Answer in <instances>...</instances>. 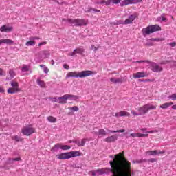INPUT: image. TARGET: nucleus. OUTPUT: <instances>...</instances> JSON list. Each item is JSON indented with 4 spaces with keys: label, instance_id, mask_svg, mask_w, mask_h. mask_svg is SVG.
Returning a JSON list of instances; mask_svg holds the SVG:
<instances>
[{
    "label": "nucleus",
    "instance_id": "obj_32",
    "mask_svg": "<svg viewBox=\"0 0 176 176\" xmlns=\"http://www.w3.org/2000/svg\"><path fill=\"white\" fill-rule=\"evenodd\" d=\"M12 140H14L16 142H20L21 141H23V139L20 138L19 135L12 136Z\"/></svg>",
    "mask_w": 176,
    "mask_h": 176
},
{
    "label": "nucleus",
    "instance_id": "obj_40",
    "mask_svg": "<svg viewBox=\"0 0 176 176\" xmlns=\"http://www.w3.org/2000/svg\"><path fill=\"white\" fill-rule=\"evenodd\" d=\"M107 1L105 0H101V1H97L96 2V5H107Z\"/></svg>",
    "mask_w": 176,
    "mask_h": 176
},
{
    "label": "nucleus",
    "instance_id": "obj_54",
    "mask_svg": "<svg viewBox=\"0 0 176 176\" xmlns=\"http://www.w3.org/2000/svg\"><path fill=\"white\" fill-rule=\"evenodd\" d=\"M39 38H40L39 37H36V36L34 37V36H32V37H30L29 40H30V41H35V40L39 39Z\"/></svg>",
    "mask_w": 176,
    "mask_h": 176
},
{
    "label": "nucleus",
    "instance_id": "obj_26",
    "mask_svg": "<svg viewBox=\"0 0 176 176\" xmlns=\"http://www.w3.org/2000/svg\"><path fill=\"white\" fill-rule=\"evenodd\" d=\"M59 149H61V144L58 143L52 147V152H57Z\"/></svg>",
    "mask_w": 176,
    "mask_h": 176
},
{
    "label": "nucleus",
    "instance_id": "obj_62",
    "mask_svg": "<svg viewBox=\"0 0 176 176\" xmlns=\"http://www.w3.org/2000/svg\"><path fill=\"white\" fill-rule=\"evenodd\" d=\"M110 159H113V160L116 158L115 155H109Z\"/></svg>",
    "mask_w": 176,
    "mask_h": 176
},
{
    "label": "nucleus",
    "instance_id": "obj_37",
    "mask_svg": "<svg viewBox=\"0 0 176 176\" xmlns=\"http://www.w3.org/2000/svg\"><path fill=\"white\" fill-rule=\"evenodd\" d=\"M151 41L152 42H162V41H164V39L159 38H151Z\"/></svg>",
    "mask_w": 176,
    "mask_h": 176
},
{
    "label": "nucleus",
    "instance_id": "obj_64",
    "mask_svg": "<svg viewBox=\"0 0 176 176\" xmlns=\"http://www.w3.org/2000/svg\"><path fill=\"white\" fill-rule=\"evenodd\" d=\"M173 65H174V67H176V61L175 60H173Z\"/></svg>",
    "mask_w": 176,
    "mask_h": 176
},
{
    "label": "nucleus",
    "instance_id": "obj_28",
    "mask_svg": "<svg viewBox=\"0 0 176 176\" xmlns=\"http://www.w3.org/2000/svg\"><path fill=\"white\" fill-rule=\"evenodd\" d=\"M118 0H107V2L106 3V6H109L111 3L113 5H118V3H116Z\"/></svg>",
    "mask_w": 176,
    "mask_h": 176
},
{
    "label": "nucleus",
    "instance_id": "obj_48",
    "mask_svg": "<svg viewBox=\"0 0 176 176\" xmlns=\"http://www.w3.org/2000/svg\"><path fill=\"white\" fill-rule=\"evenodd\" d=\"M136 63H138V64H141V63H147L148 64H149L151 63V61H149L148 60H137Z\"/></svg>",
    "mask_w": 176,
    "mask_h": 176
},
{
    "label": "nucleus",
    "instance_id": "obj_60",
    "mask_svg": "<svg viewBox=\"0 0 176 176\" xmlns=\"http://www.w3.org/2000/svg\"><path fill=\"white\" fill-rule=\"evenodd\" d=\"M1 75H3V70L0 68V76H1Z\"/></svg>",
    "mask_w": 176,
    "mask_h": 176
},
{
    "label": "nucleus",
    "instance_id": "obj_44",
    "mask_svg": "<svg viewBox=\"0 0 176 176\" xmlns=\"http://www.w3.org/2000/svg\"><path fill=\"white\" fill-rule=\"evenodd\" d=\"M146 160V162H148L149 163H155V162H157V160L156 158H150V159H147Z\"/></svg>",
    "mask_w": 176,
    "mask_h": 176
},
{
    "label": "nucleus",
    "instance_id": "obj_56",
    "mask_svg": "<svg viewBox=\"0 0 176 176\" xmlns=\"http://www.w3.org/2000/svg\"><path fill=\"white\" fill-rule=\"evenodd\" d=\"M63 68H65V69H69V66L67 64H64Z\"/></svg>",
    "mask_w": 176,
    "mask_h": 176
},
{
    "label": "nucleus",
    "instance_id": "obj_27",
    "mask_svg": "<svg viewBox=\"0 0 176 176\" xmlns=\"http://www.w3.org/2000/svg\"><path fill=\"white\" fill-rule=\"evenodd\" d=\"M37 85L41 87H46V85L45 84V81L41 80V79H37Z\"/></svg>",
    "mask_w": 176,
    "mask_h": 176
},
{
    "label": "nucleus",
    "instance_id": "obj_33",
    "mask_svg": "<svg viewBox=\"0 0 176 176\" xmlns=\"http://www.w3.org/2000/svg\"><path fill=\"white\" fill-rule=\"evenodd\" d=\"M98 135L105 136L107 135V131L104 129H99Z\"/></svg>",
    "mask_w": 176,
    "mask_h": 176
},
{
    "label": "nucleus",
    "instance_id": "obj_38",
    "mask_svg": "<svg viewBox=\"0 0 176 176\" xmlns=\"http://www.w3.org/2000/svg\"><path fill=\"white\" fill-rule=\"evenodd\" d=\"M62 21L63 23H64V21L65 23H69L71 25L72 24V19H63Z\"/></svg>",
    "mask_w": 176,
    "mask_h": 176
},
{
    "label": "nucleus",
    "instance_id": "obj_50",
    "mask_svg": "<svg viewBox=\"0 0 176 176\" xmlns=\"http://www.w3.org/2000/svg\"><path fill=\"white\" fill-rule=\"evenodd\" d=\"M50 100H52V102H57L58 101V98L54 97V98H49Z\"/></svg>",
    "mask_w": 176,
    "mask_h": 176
},
{
    "label": "nucleus",
    "instance_id": "obj_5",
    "mask_svg": "<svg viewBox=\"0 0 176 176\" xmlns=\"http://www.w3.org/2000/svg\"><path fill=\"white\" fill-rule=\"evenodd\" d=\"M12 87L8 88L7 93L8 94H16V93H19V91H21V89H20L19 82L16 81H12L10 83Z\"/></svg>",
    "mask_w": 176,
    "mask_h": 176
},
{
    "label": "nucleus",
    "instance_id": "obj_61",
    "mask_svg": "<svg viewBox=\"0 0 176 176\" xmlns=\"http://www.w3.org/2000/svg\"><path fill=\"white\" fill-rule=\"evenodd\" d=\"M144 82H153V80L146 79V80H144Z\"/></svg>",
    "mask_w": 176,
    "mask_h": 176
},
{
    "label": "nucleus",
    "instance_id": "obj_11",
    "mask_svg": "<svg viewBox=\"0 0 176 176\" xmlns=\"http://www.w3.org/2000/svg\"><path fill=\"white\" fill-rule=\"evenodd\" d=\"M85 53V49L78 47L75 49L72 52H70L68 54V56H70L71 57H74V56L76 54H83Z\"/></svg>",
    "mask_w": 176,
    "mask_h": 176
},
{
    "label": "nucleus",
    "instance_id": "obj_36",
    "mask_svg": "<svg viewBox=\"0 0 176 176\" xmlns=\"http://www.w3.org/2000/svg\"><path fill=\"white\" fill-rule=\"evenodd\" d=\"M69 110L72 111V112H78L79 111V107L77 106L69 107Z\"/></svg>",
    "mask_w": 176,
    "mask_h": 176
},
{
    "label": "nucleus",
    "instance_id": "obj_49",
    "mask_svg": "<svg viewBox=\"0 0 176 176\" xmlns=\"http://www.w3.org/2000/svg\"><path fill=\"white\" fill-rule=\"evenodd\" d=\"M131 113H132V115H133L134 116H140V114L138 113V110L137 111V112H135V111L132 110L131 111Z\"/></svg>",
    "mask_w": 176,
    "mask_h": 176
},
{
    "label": "nucleus",
    "instance_id": "obj_8",
    "mask_svg": "<svg viewBox=\"0 0 176 176\" xmlns=\"http://www.w3.org/2000/svg\"><path fill=\"white\" fill-rule=\"evenodd\" d=\"M150 68L153 71V72H162L163 71V67L159 65L157 63L154 62H150Z\"/></svg>",
    "mask_w": 176,
    "mask_h": 176
},
{
    "label": "nucleus",
    "instance_id": "obj_24",
    "mask_svg": "<svg viewBox=\"0 0 176 176\" xmlns=\"http://www.w3.org/2000/svg\"><path fill=\"white\" fill-rule=\"evenodd\" d=\"M173 104L174 103L173 102L164 103L160 106V108H162V109H167L168 107H171V105H173Z\"/></svg>",
    "mask_w": 176,
    "mask_h": 176
},
{
    "label": "nucleus",
    "instance_id": "obj_29",
    "mask_svg": "<svg viewBox=\"0 0 176 176\" xmlns=\"http://www.w3.org/2000/svg\"><path fill=\"white\" fill-rule=\"evenodd\" d=\"M47 121L50 122L51 123H56L57 122V119L53 116L47 117Z\"/></svg>",
    "mask_w": 176,
    "mask_h": 176
},
{
    "label": "nucleus",
    "instance_id": "obj_57",
    "mask_svg": "<svg viewBox=\"0 0 176 176\" xmlns=\"http://www.w3.org/2000/svg\"><path fill=\"white\" fill-rule=\"evenodd\" d=\"M139 137H148V134L139 133Z\"/></svg>",
    "mask_w": 176,
    "mask_h": 176
},
{
    "label": "nucleus",
    "instance_id": "obj_1",
    "mask_svg": "<svg viewBox=\"0 0 176 176\" xmlns=\"http://www.w3.org/2000/svg\"><path fill=\"white\" fill-rule=\"evenodd\" d=\"M93 74V71L90 70L82 71L78 73L77 72H70L66 75V78H86Z\"/></svg>",
    "mask_w": 176,
    "mask_h": 176
},
{
    "label": "nucleus",
    "instance_id": "obj_7",
    "mask_svg": "<svg viewBox=\"0 0 176 176\" xmlns=\"http://www.w3.org/2000/svg\"><path fill=\"white\" fill-rule=\"evenodd\" d=\"M86 20L82 19H72V25L75 27H82V25H87Z\"/></svg>",
    "mask_w": 176,
    "mask_h": 176
},
{
    "label": "nucleus",
    "instance_id": "obj_3",
    "mask_svg": "<svg viewBox=\"0 0 176 176\" xmlns=\"http://www.w3.org/2000/svg\"><path fill=\"white\" fill-rule=\"evenodd\" d=\"M162 28L159 26V25H151L148 27L143 28L142 30L143 36H146V35H151V34H153L155 31H161Z\"/></svg>",
    "mask_w": 176,
    "mask_h": 176
},
{
    "label": "nucleus",
    "instance_id": "obj_31",
    "mask_svg": "<svg viewBox=\"0 0 176 176\" xmlns=\"http://www.w3.org/2000/svg\"><path fill=\"white\" fill-rule=\"evenodd\" d=\"M132 163L135 164H141V163H146V160H144V159H140V160H137L135 161H133Z\"/></svg>",
    "mask_w": 176,
    "mask_h": 176
},
{
    "label": "nucleus",
    "instance_id": "obj_2",
    "mask_svg": "<svg viewBox=\"0 0 176 176\" xmlns=\"http://www.w3.org/2000/svg\"><path fill=\"white\" fill-rule=\"evenodd\" d=\"M78 156H80V152L78 151H70L64 153H60L56 155L57 159L59 160H64L67 159H71L72 157H77Z\"/></svg>",
    "mask_w": 176,
    "mask_h": 176
},
{
    "label": "nucleus",
    "instance_id": "obj_43",
    "mask_svg": "<svg viewBox=\"0 0 176 176\" xmlns=\"http://www.w3.org/2000/svg\"><path fill=\"white\" fill-rule=\"evenodd\" d=\"M28 71H30V67L27 65H24L23 67H22V72H28Z\"/></svg>",
    "mask_w": 176,
    "mask_h": 176
},
{
    "label": "nucleus",
    "instance_id": "obj_39",
    "mask_svg": "<svg viewBox=\"0 0 176 176\" xmlns=\"http://www.w3.org/2000/svg\"><path fill=\"white\" fill-rule=\"evenodd\" d=\"M146 46H153V43H152V40H151V38L146 40Z\"/></svg>",
    "mask_w": 176,
    "mask_h": 176
},
{
    "label": "nucleus",
    "instance_id": "obj_14",
    "mask_svg": "<svg viewBox=\"0 0 176 176\" xmlns=\"http://www.w3.org/2000/svg\"><path fill=\"white\" fill-rule=\"evenodd\" d=\"M147 153L149 155V156H157V155H164V153H166V151H158L156 150L149 151H147Z\"/></svg>",
    "mask_w": 176,
    "mask_h": 176
},
{
    "label": "nucleus",
    "instance_id": "obj_18",
    "mask_svg": "<svg viewBox=\"0 0 176 176\" xmlns=\"http://www.w3.org/2000/svg\"><path fill=\"white\" fill-rule=\"evenodd\" d=\"M59 101V104H67V100H68L67 94L64 95L63 96H60L58 98Z\"/></svg>",
    "mask_w": 176,
    "mask_h": 176
},
{
    "label": "nucleus",
    "instance_id": "obj_53",
    "mask_svg": "<svg viewBox=\"0 0 176 176\" xmlns=\"http://www.w3.org/2000/svg\"><path fill=\"white\" fill-rule=\"evenodd\" d=\"M168 63H170V60H163V61H162L161 62V65H166V64H168Z\"/></svg>",
    "mask_w": 176,
    "mask_h": 176
},
{
    "label": "nucleus",
    "instance_id": "obj_55",
    "mask_svg": "<svg viewBox=\"0 0 176 176\" xmlns=\"http://www.w3.org/2000/svg\"><path fill=\"white\" fill-rule=\"evenodd\" d=\"M43 71H44L45 74H48L49 73V68L45 67L43 68Z\"/></svg>",
    "mask_w": 176,
    "mask_h": 176
},
{
    "label": "nucleus",
    "instance_id": "obj_15",
    "mask_svg": "<svg viewBox=\"0 0 176 176\" xmlns=\"http://www.w3.org/2000/svg\"><path fill=\"white\" fill-rule=\"evenodd\" d=\"M1 32H12L13 31V27H9L6 25H3L0 28Z\"/></svg>",
    "mask_w": 176,
    "mask_h": 176
},
{
    "label": "nucleus",
    "instance_id": "obj_13",
    "mask_svg": "<svg viewBox=\"0 0 176 176\" xmlns=\"http://www.w3.org/2000/svg\"><path fill=\"white\" fill-rule=\"evenodd\" d=\"M146 76H148V75H146L144 72H139L133 74V78L134 79H139V78H145Z\"/></svg>",
    "mask_w": 176,
    "mask_h": 176
},
{
    "label": "nucleus",
    "instance_id": "obj_59",
    "mask_svg": "<svg viewBox=\"0 0 176 176\" xmlns=\"http://www.w3.org/2000/svg\"><path fill=\"white\" fill-rule=\"evenodd\" d=\"M43 45H46V41L41 42L38 44V46H42Z\"/></svg>",
    "mask_w": 176,
    "mask_h": 176
},
{
    "label": "nucleus",
    "instance_id": "obj_6",
    "mask_svg": "<svg viewBox=\"0 0 176 176\" xmlns=\"http://www.w3.org/2000/svg\"><path fill=\"white\" fill-rule=\"evenodd\" d=\"M138 17V13H134L129 16V18L126 19L124 21H119L118 24H123L125 25H127V24H133V22L135 19Z\"/></svg>",
    "mask_w": 176,
    "mask_h": 176
},
{
    "label": "nucleus",
    "instance_id": "obj_17",
    "mask_svg": "<svg viewBox=\"0 0 176 176\" xmlns=\"http://www.w3.org/2000/svg\"><path fill=\"white\" fill-rule=\"evenodd\" d=\"M118 140V136H116V135H113L110 137L107 138L104 141L105 142H115V141H116Z\"/></svg>",
    "mask_w": 176,
    "mask_h": 176
},
{
    "label": "nucleus",
    "instance_id": "obj_10",
    "mask_svg": "<svg viewBox=\"0 0 176 176\" xmlns=\"http://www.w3.org/2000/svg\"><path fill=\"white\" fill-rule=\"evenodd\" d=\"M142 0H123L120 3V6H126V5H133L141 2Z\"/></svg>",
    "mask_w": 176,
    "mask_h": 176
},
{
    "label": "nucleus",
    "instance_id": "obj_47",
    "mask_svg": "<svg viewBox=\"0 0 176 176\" xmlns=\"http://www.w3.org/2000/svg\"><path fill=\"white\" fill-rule=\"evenodd\" d=\"M130 137H131V138H135V137H140V133H131L130 134Z\"/></svg>",
    "mask_w": 176,
    "mask_h": 176
},
{
    "label": "nucleus",
    "instance_id": "obj_30",
    "mask_svg": "<svg viewBox=\"0 0 176 176\" xmlns=\"http://www.w3.org/2000/svg\"><path fill=\"white\" fill-rule=\"evenodd\" d=\"M36 43L34 40H30L29 41L25 43L26 46H35Z\"/></svg>",
    "mask_w": 176,
    "mask_h": 176
},
{
    "label": "nucleus",
    "instance_id": "obj_22",
    "mask_svg": "<svg viewBox=\"0 0 176 176\" xmlns=\"http://www.w3.org/2000/svg\"><path fill=\"white\" fill-rule=\"evenodd\" d=\"M122 116H130V113L127 111H120L116 113V118H120Z\"/></svg>",
    "mask_w": 176,
    "mask_h": 176
},
{
    "label": "nucleus",
    "instance_id": "obj_34",
    "mask_svg": "<svg viewBox=\"0 0 176 176\" xmlns=\"http://www.w3.org/2000/svg\"><path fill=\"white\" fill-rule=\"evenodd\" d=\"M91 10H93V12H96L97 13H100L101 11L100 10H97L96 8H90L89 9L86 10L87 13H89L90 12H91Z\"/></svg>",
    "mask_w": 176,
    "mask_h": 176
},
{
    "label": "nucleus",
    "instance_id": "obj_4",
    "mask_svg": "<svg viewBox=\"0 0 176 176\" xmlns=\"http://www.w3.org/2000/svg\"><path fill=\"white\" fill-rule=\"evenodd\" d=\"M153 109H156V106L151 105V104H145L142 107H140L138 109V112L139 113V116L142 115H145L148 113V111H152Z\"/></svg>",
    "mask_w": 176,
    "mask_h": 176
},
{
    "label": "nucleus",
    "instance_id": "obj_20",
    "mask_svg": "<svg viewBox=\"0 0 176 176\" xmlns=\"http://www.w3.org/2000/svg\"><path fill=\"white\" fill-rule=\"evenodd\" d=\"M21 160V158L17 157V158H8L6 162V164H13L14 162H20Z\"/></svg>",
    "mask_w": 176,
    "mask_h": 176
},
{
    "label": "nucleus",
    "instance_id": "obj_46",
    "mask_svg": "<svg viewBox=\"0 0 176 176\" xmlns=\"http://www.w3.org/2000/svg\"><path fill=\"white\" fill-rule=\"evenodd\" d=\"M9 75H10V78H14V76L16 75V74L14 73V71L10 70Z\"/></svg>",
    "mask_w": 176,
    "mask_h": 176
},
{
    "label": "nucleus",
    "instance_id": "obj_23",
    "mask_svg": "<svg viewBox=\"0 0 176 176\" xmlns=\"http://www.w3.org/2000/svg\"><path fill=\"white\" fill-rule=\"evenodd\" d=\"M110 82H112V83H114L115 85H117V83H123V78H111L110 79Z\"/></svg>",
    "mask_w": 176,
    "mask_h": 176
},
{
    "label": "nucleus",
    "instance_id": "obj_63",
    "mask_svg": "<svg viewBox=\"0 0 176 176\" xmlns=\"http://www.w3.org/2000/svg\"><path fill=\"white\" fill-rule=\"evenodd\" d=\"M172 109L176 110V104L172 106Z\"/></svg>",
    "mask_w": 176,
    "mask_h": 176
},
{
    "label": "nucleus",
    "instance_id": "obj_25",
    "mask_svg": "<svg viewBox=\"0 0 176 176\" xmlns=\"http://www.w3.org/2000/svg\"><path fill=\"white\" fill-rule=\"evenodd\" d=\"M67 100H72L73 101H76V100H79V96L76 95L67 94Z\"/></svg>",
    "mask_w": 176,
    "mask_h": 176
},
{
    "label": "nucleus",
    "instance_id": "obj_45",
    "mask_svg": "<svg viewBox=\"0 0 176 176\" xmlns=\"http://www.w3.org/2000/svg\"><path fill=\"white\" fill-rule=\"evenodd\" d=\"M165 14H162L161 16H160V21H167V18L164 17Z\"/></svg>",
    "mask_w": 176,
    "mask_h": 176
},
{
    "label": "nucleus",
    "instance_id": "obj_41",
    "mask_svg": "<svg viewBox=\"0 0 176 176\" xmlns=\"http://www.w3.org/2000/svg\"><path fill=\"white\" fill-rule=\"evenodd\" d=\"M124 131H126V130H124V129H120V130H117V131H109V133H124Z\"/></svg>",
    "mask_w": 176,
    "mask_h": 176
},
{
    "label": "nucleus",
    "instance_id": "obj_42",
    "mask_svg": "<svg viewBox=\"0 0 176 176\" xmlns=\"http://www.w3.org/2000/svg\"><path fill=\"white\" fill-rule=\"evenodd\" d=\"M99 48H100V47H96L95 45H91L90 50H93L94 52H97Z\"/></svg>",
    "mask_w": 176,
    "mask_h": 176
},
{
    "label": "nucleus",
    "instance_id": "obj_12",
    "mask_svg": "<svg viewBox=\"0 0 176 176\" xmlns=\"http://www.w3.org/2000/svg\"><path fill=\"white\" fill-rule=\"evenodd\" d=\"M126 167V169H124L119 176H131V163Z\"/></svg>",
    "mask_w": 176,
    "mask_h": 176
},
{
    "label": "nucleus",
    "instance_id": "obj_58",
    "mask_svg": "<svg viewBox=\"0 0 176 176\" xmlns=\"http://www.w3.org/2000/svg\"><path fill=\"white\" fill-rule=\"evenodd\" d=\"M0 93H5V89L3 87H0Z\"/></svg>",
    "mask_w": 176,
    "mask_h": 176
},
{
    "label": "nucleus",
    "instance_id": "obj_9",
    "mask_svg": "<svg viewBox=\"0 0 176 176\" xmlns=\"http://www.w3.org/2000/svg\"><path fill=\"white\" fill-rule=\"evenodd\" d=\"M21 133L23 135H31V134H34L35 133V129L31 126H25L21 129Z\"/></svg>",
    "mask_w": 176,
    "mask_h": 176
},
{
    "label": "nucleus",
    "instance_id": "obj_52",
    "mask_svg": "<svg viewBox=\"0 0 176 176\" xmlns=\"http://www.w3.org/2000/svg\"><path fill=\"white\" fill-rule=\"evenodd\" d=\"M168 45L169 46H170V47H175L176 43L175 42L169 43Z\"/></svg>",
    "mask_w": 176,
    "mask_h": 176
},
{
    "label": "nucleus",
    "instance_id": "obj_19",
    "mask_svg": "<svg viewBox=\"0 0 176 176\" xmlns=\"http://www.w3.org/2000/svg\"><path fill=\"white\" fill-rule=\"evenodd\" d=\"M2 43H6V45H13L14 41L9 38H2L0 40V45H2Z\"/></svg>",
    "mask_w": 176,
    "mask_h": 176
},
{
    "label": "nucleus",
    "instance_id": "obj_51",
    "mask_svg": "<svg viewBox=\"0 0 176 176\" xmlns=\"http://www.w3.org/2000/svg\"><path fill=\"white\" fill-rule=\"evenodd\" d=\"M169 98H170V100H176V94H173L170 95L169 96Z\"/></svg>",
    "mask_w": 176,
    "mask_h": 176
},
{
    "label": "nucleus",
    "instance_id": "obj_16",
    "mask_svg": "<svg viewBox=\"0 0 176 176\" xmlns=\"http://www.w3.org/2000/svg\"><path fill=\"white\" fill-rule=\"evenodd\" d=\"M86 141H87V139H82L80 140H73V142L74 144H76L78 146H85V144H86Z\"/></svg>",
    "mask_w": 176,
    "mask_h": 176
},
{
    "label": "nucleus",
    "instance_id": "obj_21",
    "mask_svg": "<svg viewBox=\"0 0 176 176\" xmlns=\"http://www.w3.org/2000/svg\"><path fill=\"white\" fill-rule=\"evenodd\" d=\"M91 173L92 174V176H100V175H102L104 174L102 168L98 169L96 170H93Z\"/></svg>",
    "mask_w": 176,
    "mask_h": 176
},
{
    "label": "nucleus",
    "instance_id": "obj_35",
    "mask_svg": "<svg viewBox=\"0 0 176 176\" xmlns=\"http://www.w3.org/2000/svg\"><path fill=\"white\" fill-rule=\"evenodd\" d=\"M61 149L63 151H68L71 149V146L69 145H61Z\"/></svg>",
    "mask_w": 176,
    "mask_h": 176
}]
</instances>
